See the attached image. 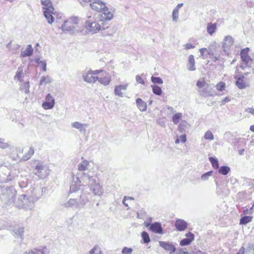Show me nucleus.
Listing matches in <instances>:
<instances>
[{"label": "nucleus", "instance_id": "1", "mask_svg": "<svg viewBox=\"0 0 254 254\" xmlns=\"http://www.w3.org/2000/svg\"><path fill=\"white\" fill-rule=\"evenodd\" d=\"M198 92L200 96L206 97L212 96L214 90L212 87L204 81L198 80L196 82Z\"/></svg>", "mask_w": 254, "mask_h": 254}, {"label": "nucleus", "instance_id": "2", "mask_svg": "<svg viewBox=\"0 0 254 254\" xmlns=\"http://www.w3.org/2000/svg\"><path fill=\"white\" fill-rule=\"evenodd\" d=\"M80 20L76 16H72L65 21L62 25V29L64 31H72L79 27Z\"/></svg>", "mask_w": 254, "mask_h": 254}, {"label": "nucleus", "instance_id": "3", "mask_svg": "<svg viewBox=\"0 0 254 254\" xmlns=\"http://www.w3.org/2000/svg\"><path fill=\"white\" fill-rule=\"evenodd\" d=\"M85 27L89 31L96 33L100 30L108 28V26H106L102 22H99V18H98L97 21L91 22L90 20H87L85 22Z\"/></svg>", "mask_w": 254, "mask_h": 254}, {"label": "nucleus", "instance_id": "4", "mask_svg": "<svg viewBox=\"0 0 254 254\" xmlns=\"http://www.w3.org/2000/svg\"><path fill=\"white\" fill-rule=\"evenodd\" d=\"M99 12V22H102L105 24L106 26H109L108 21H110L113 18V13L109 10L107 6Z\"/></svg>", "mask_w": 254, "mask_h": 254}, {"label": "nucleus", "instance_id": "5", "mask_svg": "<svg viewBox=\"0 0 254 254\" xmlns=\"http://www.w3.org/2000/svg\"><path fill=\"white\" fill-rule=\"evenodd\" d=\"M99 70L91 69L85 71L82 75L83 80L88 83H95L97 81Z\"/></svg>", "mask_w": 254, "mask_h": 254}, {"label": "nucleus", "instance_id": "6", "mask_svg": "<svg viewBox=\"0 0 254 254\" xmlns=\"http://www.w3.org/2000/svg\"><path fill=\"white\" fill-rule=\"evenodd\" d=\"M99 71L97 81L103 85H108L111 81V77L109 73L103 69H99Z\"/></svg>", "mask_w": 254, "mask_h": 254}, {"label": "nucleus", "instance_id": "7", "mask_svg": "<svg viewBox=\"0 0 254 254\" xmlns=\"http://www.w3.org/2000/svg\"><path fill=\"white\" fill-rule=\"evenodd\" d=\"M34 153V150L32 147H25L19 150L18 156L23 160L30 159Z\"/></svg>", "mask_w": 254, "mask_h": 254}, {"label": "nucleus", "instance_id": "8", "mask_svg": "<svg viewBox=\"0 0 254 254\" xmlns=\"http://www.w3.org/2000/svg\"><path fill=\"white\" fill-rule=\"evenodd\" d=\"M55 105V100L50 94L46 97V101L42 103V107L45 110L52 109Z\"/></svg>", "mask_w": 254, "mask_h": 254}, {"label": "nucleus", "instance_id": "9", "mask_svg": "<svg viewBox=\"0 0 254 254\" xmlns=\"http://www.w3.org/2000/svg\"><path fill=\"white\" fill-rule=\"evenodd\" d=\"M91 8L97 12L102 10L106 6L105 3L101 1L100 0H94L90 4Z\"/></svg>", "mask_w": 254, "mask_h": 254}, {"label": "nucleus", "instance_id": "10", "mask_svg": "<svg viewBox=\"0 0 254 254\" xmlns=\"http://www.w3.org/2000/svg\"><path fill=\"white\" fill-rule=\"evenodd\" d=\"M9 174L10 172L7 167L2 165L0 166V181L1 182L6 181Z\"/></svg>", "mask_w": 254, "mask_h": 254}, {"label": "nucleus", "instance_id": "11", "mask_svg": "<svg viewBox=\"0 0 254 254\" xmlns=\"http://www.w3.org/2000/svg\"><path fill=\"white\" fill-rule=\"evenodd\" d=\"M249 51V48H246L241 50L240 53L241 58L242 62L246 64H249V63L251 62V59L250 56H248Z\"/></svg>", "mask_w": 254, "mask_h": 254}, {"label": "nucleus", "instance_id": "12", "mask_svg": "<svg viewBox=\"0 0 254 254\" xmlns=\"http://www.w3.org/2000/svg\"><path fill=\"white\" fill-rule=\"evenodd\" d=\"M234 78L236 80V84L239 89H242L246 87V83L244 81V75H235Z\"/></svg>", "mask_w": 254, "mask_h": 254}, {"label": "nucleus", "instance_id": "13", "mask_svg": "<svg viewBox=\"0 0 254 254\" xmlns=\"http://www.w3.org/2000/svg\"><path fill=\"white\" fill-rule=\"evenodd\" d=\"M233 39L232 37L230 36L225 37L222 44V49L224 51L227 52L229 48L233 45Z\"/></svg>", "mask_w": 254, "mask_h": 254}, {"label": "nucleus", "instance_id": "14", "mask_svg": "<svg viewBox=\"0 0 254 254\" xmlns=\"http://www.w3.org/2000/svg\"><path fill=\"white\" fill-rule=\"evenodd\" d=\"M127 86L128 84L127 83L116 86L114 89L115 94L120 97H123L124 92L127 90Z\"/></svg>", "mask_w": 254, "mask_h": 254}, {"label": "nucleus", "instance_id": "15", "mask_svg": "<svg viewBox=\"0 0 254 254\" xmlns=\"http://www.w3.org/2000/svg\"><path fill=\"white\" fill-rule=\"evenodd\" d=\"M175 226L177 230L184 231L188 226V223L183 219H177L175 222Z\"/></svg>", "mask_w": 254, "mask_h": 254}, {"label": "nucleus", "instance_id": "16", "mask_svg": "<svg viewBox=\"0 0 254 254\" xmlns=\"http://www.w3.org/2000/svg\"><path fill=\"white\" fill-rule=\"evenodd\" d=\"M160 246L162 247L166 251L169 252L171 254H173L176 250L175 246L169 242L160 241Z\"/></svg>", "mask_w": 254, "mask_h": 254}, {"label": "nucleus", "instance_id": "17", "mask_svg": "<svg viewBox=\"0 0 254 254\" xmlns=\"http://www.w3.org/2000/svg\"><path fill=\"white\" fill-rule=\"evenodd\" d=\"M190 125L186 121H181L178 126V130L181 132H188L190 129Z\"/></svg>", "mask_w": 254, "mask_h": 254}, {"label": "nucleus", "instance_id": "18", "mask_svg": "<svg viewBox=\"0 0 254 254\" xmlns=\"http://www.w3.org/2000/svg\"><path fill=\"white\" fill-rule=\"evenodd\" d=\"M44 14L46 18L49 23H52L54 21V18L52 16V14L53 13V11L54 10V7H53V9L51 10L47 9H44Z\"/></svg>", "mask_w": 254, "mask_h": 254}, {"label": "nucleus", "instance_id": "19", "mask_svg": "<svg viewBox=\"0 0 254 254\" xmlns=\"http://www.w3.org/2000/svg\"><path fill=\"white\" fill-rule=\"evenodd\" d=\"M151 220L149 222L145 221L144 222V225L146 227H148L150 226L149 229L155 233H159V223H155L154 224L150 225Z\"/></svg>", "mask_w": 254, "mask_h": 254}, {"label": "nucleus", "instance_id": "20", "mask_svg": "<svg viewBox=\"0 0 254 254\" xmlns=\"http://www.w3.org/2000/svg\"><path fill=\"white\" fill-rule=\"evenodd\" d=\"M187 69L190 71H193L195 69L194 58L192 55H190L189 57Z\"/></svg>", "mask_w": 254, "mask_h": 254}, {"label": "nucleus", "instance_id": "21", "mask_svg": "<svg viewBox=\"0 0 254 254\" xmlns=\"http://www.w3.org/2000/svg\"><path fill=\"white\" fill-rule=\"evenodd\" d=\"M137 106L139 109L141 111H144L147 109L146 103L141 99L137 98L136 101Z\"/></svg>", "mask_w": 254, "mask_h": 254}, {"label": "nucleus", "instance_id": "22", "mask_svg": "<svg viewBox=\"0 0 254 254\" xmlns=\"http://www.w3.org/2000/svg\"><path fill=\"white\" fill-rule=\"evenodd\" d=\"M33 49L31 45H29L27 46L26 49L22 52L21 54V56L22 57H25L30 56L33 54Z\"/></svg>", "mask_w": 254, "mask_h": 254}, {"label": "nucleus", "instance_id": "23", "mask_svg": "<svg viewBox=\"0 0 254 254\" xmlns=\"http://www.w3.org/2000/svg\"><path fill=\"white\" fill-rule=\"evenodd\" d=\"M23 75V67L22 66L19 67L14 76V78L21 81Z\"/></svg>", "mask_w": 254, "mask_h": 254}, {"label": "nucleus", "instance_id": "24", "mask_svg": "<svg viewBox=\"0 0 254 254\" xmlns=\"http://www.w3.org/2000/svg\"><path fill=\"white\" fill-rule=\"evenodd\" d=\"M216 29V24L209 23L207 26V32L212 35L215 32Z\"/></svg>", "mask_w": 254, "mask_h": 254}, {"label": "nucleus", "instance_id": "25", "mask_svg": "<svg viewBox=\"0 0 254 254\" xmlns=\"http://www.w3.org/2000/svg\"><path fill=\"white\" fill-rule=\"evenodd\" d=\"M41 4L44 6V9H47L51 10L53 6L51 0H41Z\"/></svg>", "mask_w": 254, "mask_h": 254}, {"label": "nucleus", "instance_id": "26", "mask_svg": "<svg viewBox=\"0 0 254 254\" xmlns=\"http://www.w3.org/2000/svg\"><path fill=\"white\" fill-rule=\"evenodd\" d=\"M230 171V168L227 166H223L219 168L218 173L223 175H227Z\"/></svg>", "mask_w": 254, "mask_h": 254}, {"label": "nucleus", "instance_id": "27", "mask_svg": "<svg viewBox=\"0 0 254 254\" xmlns=\"http://www.w3.org/2000/svg\"><path fill=\"white\" fill-rule=\"evenodd\" d=\"M30 83L29 81H27L23 83L20 86V89L22 91L25 93H28L29 92Z\"/></svg>", "mask_w": 254, "mask_h": 254}, {"label": "nucleus", "instance_id": "28", "mask_svg": "<svg viewBox=\"0 0 254 254\" xmlns=\"http://www.w3.org/2000/svg\"><path fill=\"white\" fill-rule=\"evenodd\" d=\"M182 118V114L181 113H177L174 115L172 117V122L174 124L177 125L181 121Z\"/></svg>", "mask_w": 254, "mask_h": 254}, {"label": "nucleus", "instance_id": "29", "mask_svg": "<svg viewBox=\"0 0 254 254\" xmlns=\"http://www.w3.org/2000/svg\"><path fill=\"white\" fill-rule=\"evenodd\" d=\"M89 165V162L87 160L83 161L78 166V169L80 171H85Z\"/></svg>", "mask_w": 254, "mask_h": 254}, {"label": "nucleus", "instance_id": "30", "mask_svg": "<svg viewBox=\"0 0 254 254\" xmlns=\"http://www.w3.org/2000/svg\"><path fill=\"white\" fill-rule=\"evenodd\" d=\"M209 160L211 162L213 168L215 169L219 168V162L216 158L210 157Z\"/></svg>", "mask_w": 254, "mask_h": 254}, {"label": "nucleus", "instance_id": "31", "mask_svg": "<svg viewBox=\"0 0 254 254\" xmlns=\"http://www.w3.org/2000/svg\"><path fill=\"white\" fill-rule=\"evenodd\" d=\"M246 254H254V244L249 243L245 249Z\"/></svg>", "mask_w": 254, "mask_h": 254}, {"label": "nucleus", "instance_id": "32", "mask_svg": "<svg viewBox=\"0 0 254 254\" xmlns=\"http://www.w3.org/2000/svg\"><path fill=\"white\" fill-rule=\"evenodd\" d=\"M252 219V217L250 216H245L241 218L240 221V224L242 225H246L248 223L251 222Z\"/></svg>", "mask_w": 254, "mask_h": 254}, {"label": "nucleus", "instance_id": "33", "mask_svg": "<svg viewBox=\"0 0 254 254\" xmlns=\"http://www.w3.org/2000/svg\"><path fill=\"white\" fill-rule=\"evenodd\" d=\"M35 169L37 170V172L35 173V174L41 177V173L42 171L44 170V166L42 164L39 163L36 165Z\"/></svg>", "mask_w": 254, "mask_h": 254}, {"label": "nucleus", "instance_id": "34", "mask_svg": "<svg viewBox=\"0 0 254 254\" xmlns=\"http://www.w3.org/2000/svg\"><path fill=\"white\" fill-rule=\"evenodd\" d=\"M51 81H52V79L50 76H43L42 77V78L41 79L40 84V85L46 84L51 83Z\"/></svg>", "mask_w": 254, "mask_h": 254}, {"label": "nucleus", "instance_id": "35", "mask_svg": "<svg viewBox=\"0 0 254 254\" xmlns=\"http://www.w3.org/2000/svg\"><path fill=\"white\" fill-rule=\"evenodd\" d=\"M193 241V240H191L189 238H185L180 241V245L181 246H188Z\"/></svg>", "mask_w": 254, "mask_h": 254}, {"label": "nucleus", "instance_id": "36", "mask_svg": "<svg viewBox=\"0 0 254 254\" xmlns=\"http://www.w3.org/2000/svg\"><path fill=\"white\" fill-rule=\"evenodd\" d=\"M141 237L143 239L144 243H148L150 241L149 235L145 231L141 233Z\"/></svg>", "mask_w": 254, "mask_h": 254}, {"label": "nucleus", "instance_id": "37", "mask_svg": "<svg viewBox=\"0 0 254 254\" xmlns=\"http://www.w3.org/2000/svg\"><path fill=\"white\" fill-rule=\"evenodd\" d=\"M9 144L4 141V140L1 138H0V148L4 149L8 148Z\"/></svg>", "mask_w": 254, "mask_h": 254}, {"label": "nucleus", "instance_id": "38", "mask_svg": "<svg viewBox=\"0 0 254 254\" xmlns=\"http://www.w3.org/2000/svg\"><path fill=\"white\" fill-rule=\"evenodd\" d=\"M213 171H210L207 173L203 174L201 176V179L202 181H206L208 179L209 177L212 175Z\"/></svg>", "mask_w": 254, "mask_h": 254}, {"label": "nucleus", "instance_id": "39", "mask_svg": "<svg viewBox=\"0 0 254 254\" xmlns=\"http://www.w3.org/2000/svg\"><path fill=\"white\" fill-rule=\"evenodd\" d=\"M204 137L205 139L212 140L214 139V136L211 131L207 130L204 134Z\"/></svg>", "mask_w": 254, "mask_h": 254}, {"label": "nucleus", "instance_id": "40", "mask_svg": "<svg viewBox=\"0 0 254 254\" xmlns=\"http://www.w3.org/2000/svg\"><path fill=\"white\" fill-rule=\"evenodd\" d=\"M90 254H102L101 250L98 247H94L90 251Z\"/></svg>", "mask_w": 254, "mask_h": 254}, {"label": "nucleus", "instance_id": "41", "mask_svg": "<svg viewBox=\"0 0 254 254\" xmlns=\"http://www.w3.org/2000/svg\"><path fill=\"white\" fill-rule=\"evenodd\" d=\"M225 87V83L223 82H220L216 85V89L219 91L224 90Z\"/></svg>", "mask_w": 254, "mask_h": 254}, {"label": "nucleus", "instance_id": "42", "mask_svg": "<svg viewBox=\"0 0 254 254\" xmlns=\"http://www.w3.org/2000/svg\"><path fill=\"white\" fill-rule=\"evenodd\" d=\"M132 249L131 248H128L125 247L123 249L122 253L123 254H131Z\"/></svg>", "mask_w": 254, "mask_h": 254}, {"label": "nucleus", "instance_id": "43", "mask_svg": "<svg viewBox=\"0 0 254 254\" xmlns=\"http://www.w3.org/2000/svg\"><path fill=\"white\" fill-rule=\"evenodd\" d=\"M179 11H177V9H174L172 13L173 20L174 21H177L178 19Z\"/></svg>", "mask_w": 254, "mask_h": 254}, {"label": "nucleus", "instance_id": "44", "mask_svg": "<svg viewBox=\"0 0 254 254\" xmlns=\"http://www.w3.org/2000/svg\"><path fill=\"white\" fill-rule=\"evenodd\" d=\"M163 110L166 112L167 115H170L174 113V109L171 106H167L166 110L165 108H163Z\"/></svg>", "mask_w": 254, "mask_h": 254}, {"label": "nucleus", "instance_id": "45", "mask_svg": "<svg viewBox=\"0 0 254 254\" xmlns=\"http://www.w3.org/2000/svg\"><path fill=\"white\" fill-rule=\"evenodd\" d=\"M72 127L79 129L83 127V125L79 122H75L72 124Z\"/></svg>", "mask_w": 254, "mask_h": 254}, {"label": "nucleus", "instance_id": "46", "mask_svg": "<svg viewBox=\"0 0 254 254\" xmlns=\"http://www.w3.org/2000/svg\"><path fill=\"white\" fill-rule=\"evenodd\" d=\"M136 81L141 84H144V81L143 78L140 75H136L135 77Z\"/></svg>", "mask_w": 254, "mask_h": 254}, {"label": "nucleus", "instance_id": "47", "mask_svg": "<svg viewBox=\"0 0 254 254\" xmlns=\"http://www.w3.org/2000/svg\"><path fill=\"white\" fill-rule=\"evenodd\" d=\"M94 0H80V2L82 5L90 4Z\"/></svg>", "mask_w": 254, "mask_h": 254}, {"label": "nucleus", "instance_id": "48", "mask_svg": "<svg viewBox=\"0 0 254 254\" xmlns=\"http://www.w3.org/2000/svg\"><path fill=\"white\" fill-rule=\"evenodd\" d=\"M38 63L40 65L43 70L44 71H46V69H46V63L43 61H40Z\"/></svg>", "mask_w": 254, "mask_h": 254}, {"label": "nucleus", "instance_id": "49", "mask_svg": "<svg viewBox=\"0 0 254 254\" xmlns=\"http://www.w3.org/2000/svg\"><path fill=\"white\" fill-rule=\"evenodd\" d=\"M179 138H180V142L182 143H185L187 140V137L186 134H183L178 136Z\"/></svg>", "mask_w": 254, "mask_h": 254}, {"label": "nucleus", "instance_id": "50", "mask_svg": "<svg viewBox=\"0 0 254 254\" xmlns=\"http://www.w3.org/2000/svg\"><path fill=\"white\" fill-rule=\"evenodd\" d=\"M185 235H186V237H187L186 238H189V239H190L193 240H194V235L193 234H192L191 232H189V233L186 234Z\"/></svg>", "mask_w": 254, "mask_h": 254}, {"label": "nucleus", "instance_id": "51", "mask_svg": "<svg viewBox=\"0 0 254 254\" xmlns=\"http://www.w3.org/2000/svg\"><path fill=\"white\" fill-rule=\"evenodd\" d=\"M199 52L201 54V57H206V55L205 54V52H207L206 48H201L199 49Z\"/></svg>", "mask_w": 254, "mask_h": 254}, {"label": "nucleus", "instance_id": "52", "mask_svg": "<svg viewBox=\"0 0 254 254\" xmlns=\"http://www.w3.org/2000/svg\"><path fill=\"white\" fill-rule=\"evenodd\" d=\"M152 87L153 92L157 95H159V87L157 86L152 85Z\"/></svg>", "mask_w": 254, "mask_h": 254}, {"label": "nucleus", "instance_id": "53", "mask_svg": "<svg viewBox=\"0 0 254 254\" xmlns=\"http://www.w3.org/2000/svg\"><path fill=\"white\" fill-rule=\"evenodd\" d=\"M184 46L185 47V49H186V50L193 49L195 47L194 46H193L190 44H187L185 45Z\"/></svg>", "mask_w": 254, "mask_h": 254}, {"label": "nucleus", "instance_id": "54", "mask_svg": "<svg viewBox=\"0 0 254 254\" xmlns=\"http://www.w3.org/2000/svg\"><path fill=\"white\" fill-rule=\"evenodd\" d=\"M224 135L225 138H228L230 137L231 136H232V134L230 131H227L224 133Z\"/></svg>", "mask_w": 254, "mask_h": 254}, {"label": "nucleus", "instance_id": "55", "mask_svg": "<svg viewBox=\"0 0 254 254\" xmlns=\"http://www.w3.org/2000/svg\"><path fill=\"white\" fill-rule=\"evenodd\" d=\"M151 81L154 83H159V78L158 77H151Z\"/></svg>", "mask_w": 254, "mask_h": 254}, {"label": "nucleus", "instance_id": "56", "mask_svg": "<svg viewBox=\"0 0 254 254\" xmlns=\"http://www.w3.org/2000/svg\"><path fill=\"white\" fill-rule=\"evenodd\" d=\"M245 248L242 247L239 250V252L237 254H245Z\"/></svg>", "mask_w": 254, "mask_h": 254}, {"label": "nucleus", "instance_id": "57", "mask_svg": "<svg viewBox=\"0 0 254 254\" xmlns=\"http://www.w3.org/2000/svg\"><path fill=\"white\" fill-rule=\"evenodd\" d=\"M230 101V99L229 97H226L223 100H222V104H224L225 103H227V102H229Z\"/></svg>", "mask_w": 254, "mask_h": 254}, {"label": "nucleus", "instance_id": "58", "mask_svg": "<svg viewBox=\"0 0 254 254\" xmlns=\"http://www.w3.org/2000/svg\"><path fill=\"white\" fill-rule=\"evenodd\" d=\"M207 55H211V56L214 55V52L210 48H208V50L207 49Z\"/></svg>", "mask_w": 254, "mask_h": 254}, {"label": "nucleus", "instance_id": "59", "mask_svg": "<svg viewBox=\"0 0 254 254\" xmlns=\"http://www.w3.org/2000/svg\"><path fill=\"white\" fill-rule=\"evenodd\" d=\"M248 66H249V64H244V63L242 62V63L240 65V68L244 70L245 69V68Z\"/></svg>", "mask_w": 254, "mask_h": 254}, {"label": "nucleus", "instance_id": "60", "mask_svg": "<svg viewBox=\"0 0 254 254\" xmlns=\"http://www.w3.org/2000/svg\"><path fill=\"white\" fill-rule=\"evenodd\" d=\"M183 5V3H179L178 4L177 6L174 9H177V11H179V10L180 8H181Z\"/></svg>", "mask_w": 254, "mask_h": 254}, {"label": "nucleus", "instance_id": "61", "mask_svg": "<svg viewBox=\"0 0 254 254\" xmlns=\"http://www.w3.org/2000/svg\"><path fill=\"white\" fill-rule=\"evenodd\" d=\"M37 250H35L34 251L31 250L28 252L27 254H37Z\"/></svg>", "mask_w": 254, "mask_h": 254}, {"label": "nucleus", "instance_id": "62", "mask_svg": "<svg viewBox=\"0 0 254 254\" xmlns=\"http://www.w3.org/2000/svg\"><path fill=\"white\" fill-rule=\"evenodd\" d=\"M247 111L252 114H254V109L248 108Z\"/></svg>", "mask_w": 254, "mask_h": 254}, {"label": "nucleus", "instance_id": "63", "mask_svg": "<svg viewBox=\"0 0 254 254\" xmlns=\"http://www.w3.org/2000/svg\"><path fill=\"white\" fill-rule=\"evenodd\" d=\"M244 152H245V149H242L239 151V154L240 155H242L244 154Z\"/></svg>", "mask_w": 254, "mask_h": 254}, {"label": "nucleus", "instance_id": "64", "mask_svg": "<svg viewBox=\"0 0 254 254\" xmlns=\"http://www.w3.org/2000/svg\"><path fill=\"white\" fill-rule=\"evenodd\" d=\"M250 129L253 131L254 132V125H252L250 127Z\"/></svg>", "mask_w": 254, "mask_h": 254}]
</instances>
